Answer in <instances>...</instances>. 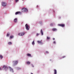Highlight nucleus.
<instances>
[{
    "label": "nucleus",
    "instance_id": "32",
    "mask_svg": "<svg viewBox=\"0 0 74 74\" xmlns=\"http://www.w3.org/2000/svg\"><path fill=\"white\" fill-rule=\"evenodd\" d=\"M32 65L33 67H34V66L33 65V64H32Z\"/></svg>",
    "mask_w": 74,
    "mask_h": 74
},
{
    "label": "nucleus",
    "instance_id": "3",
    "mask_svg": "<svg viewBox=\"0 0 74 74\" xmlns=\"http://www.w3.org/2000/svg\"><path fill=\"white\" fill-rule=\"evenodd\" d=\"M25 26L26 27V29L27 30H29V26L28 25V24H26L25 25Z\"/></svg>",
    "mask_w": 74,
    "mask_h": 74
},
{
    "label": "nucleus",
    "instance_id": "23",
    "mask_svg": "<svg viewBox=\"0 0 74 74\" xmlns=\"http://www.w3.org/2000/svg\"><path fill=\"white\" fill-rule=\"evenodd\" d=\"M8 45H10V44H12V43L11 42H9L8 43Z\"/></svg>",
    "mask_w": 74,
    "mask_h": 74
},
{
    "label": "nucleus",
    "instance_id": "5",
    "mask_svg": "<svg viewBox=\"0 0 74 74\" xmlns=\"http://www.w3.org/2000/svg\"><path fill=\"white\" fill-rule=\"evenodd\" d=\"M58 26L61 27H64L65 25L64 24H58Z\"/></svg>",
    "mask_w": 74,
    "mask_h": 74
},
{
    "label": "nucleus",
    "instance_id": "22",
    "mask_svg": "<svg viewBox=\"0 0 74 74\" xmlns=\"http://www.w3.org/2000/svg\"><path fill=\"white\" fill-rule=\"evenodd\" d=\"M37 42L39 43H40V44H41V41H37Z\"/></svg>",
    "mask_w": 74,
    "mask_h": 74
},
{
    "label": "nucleus",
    "instance_id": "24",
    "mask_svg": "<svg viewBox=\"0 0 74 74\" xmlns=\"http://www.w3.org/2000/svg\"><path fill=\"white\" fill-rule=\"evenodd\" d=\"M50 26H53V23L51 24Z\"/></svg>",
    "mask_w": 74,
    "mask_h": 74
},
{
    "label": "nucleus",
    "instance_id": "21",
    "mask_svg": "<svg viewBox=\"0 0 74 74\" xmlns=\"http://www.w3.org/2000/svg\"><path fill=\"white\" fill-rule=\"evenodd\" d=\"M0 58H3V56L2 55H0Z\"/></svg>",
    "mask_w": 74,
    "mask_h": 74
},
{
    "label": "nucleus",
    "instance_id": "20",
    "mask_svg": "<svg viewBox=\"0 0 74 74\" xmlns=\"http://www.w3.org/2000/svg\"><path fill=\"white\" fill-rule=\"evenodd\" d=\"M32 45H34V41L32 42Z\"/></svg>",
    "mask_w": 74,
    "mask_h": 74
},
{
    "label": "nucleus",
    "instance_id": "10",
    "mask_svg": "<svg viewBox=\"0 0 74 74\" xmlns=\"http://www.w3.org/2000/svg\"><path fill=\"white\" fill-rule=\"evenodd\" d=\"M40 32H41V35H42H42H43V31H42V29H41V31H40Z\"/></svg>",
    "mask_w": 74,
    "mask_h": 74
},
{
    "label": "nucleus",
    "instance_id": "11",
    "mask_svg": "<svg viewBox=\"0 0 74 74\" xmlns=\"http://www.w3.org/2000/svg\"><path fill=\"white\" fill-rule=\"evenodd\" d=\"M54 74H57V70L56 69L54 70Z\"/></svg>",
    "mask_w": 74,
    "mask_h": 74
},
{
    "label": "nucleus",
    "instance_id": "4",
    "mask_svg": "<svg viewBox=\"0 0 74 74\" xmlns=\"http://www.w3.org/2000/svg\"><path fill=\"white\" fill-rule=\"evenodd\" d=\"M3 68L5 69V71H7L8 69V67L7 66H5L4 65L3 66Z\"/></svg>",
    "mask_w": 74,
    "mask_h": 74
},
{
    "label": "nucleus",
    "instance_id": "8",
    "mask_svg": "<svg viewBox=\"0 0 74 74\" xmlns=\"http://www.w3.org/2000/svg\"><path fill=\"white\" fill-rule=\"evenodd\" d=\"M57 29L55 28H53L52 29V30L53 31H56L57 30Z\"/></svg>",
    "mask_w": 74,
    "mask_h": 74
},
{
    "label": "nucleus",
    "instance_id": "2",
    "mask_svg": "<svg viewBox=\"0 0 74 74\" xmlns=\"http://www.w3.org/2000/svg\"><path fill=\"white\" fill-rule=\"evenodd\" d=\"M18 62V61H13V65L14 66H15L17 64Z\"/></svg>",
    "mask_w": 74,
    "mask_h": 74
},
{
    "label": "nucleus",
    "instance_id": "9",
    "mask_svg": "<svg viewBox=\"0 0 74 74\" xmlns=\"http://www.w3.org/2000/svg\"><path fill=\"white\" fill-rule=\"evenodd\" d=\"M25 32H22L21 33V34H22V36H23L25 34Z\"/></svg>",
    "mask_w": 74,
    "mask_h": 74
},
{
    "label": "nucleus",
    "instance_id": "29",
    "mask_svg": "<svg viewBox=\"0 0 74 74\" xmlns=\"http://www.w3.org/2000/svg\"><path fill=\"white\" fill-rule=\"evenodd\" d=\"M46 53H48L49 52L48 51H46Z\"/></svg>",
    "mask_w": 74,
    "mask_h": 74
},
{
    "label": "nucleus",
    "instance_id": "30",
    "mask_svg": "<svg viewBox=\"0 0 74 74\" xmlns=\"http://www.w3.org/2000/svg\"><path fill=\"white\" fill-rule=\"evenodd\" d=\"M2 67L0 68V70H2Z\"/></svg>",
    "mask_w": 74,
    "mask_h": 74
},
{
    "label": "nucleus",
    "instance_id": "13",
    "mask_svg": "<svg viewBox=\"0 0 74 74\" xmlns=\"http://www.w3.org/2000/svg\"><path fill=\"white\" fill-rule=\"evenodd\" d=\"M27 56H31V54L29 53H27Z\"/></svg>",
    "mask_w": 74,
    "mask_h": 74
},
{
    "label": "nucleus",
    "instance_id": "28",
    "mask_svg": "<svg viewBox=\"0 0 74 74\" xmlns=\"http://www.w3.org/2000/svg\"><path fill=\"white\" fill-rule=\"evenodd\" d=\"M53 44H56V42L55 41H54L53 42Z\"/></svg>",
    "mask_w": 74,
    "mask_h": 74
},
{
    "label": "nucleus",
    "instance_id": "33",
    "mask_svg": "<svg viewBox=\"0 0 74 74\" xmlns=\"http://www.w3.org/2000/svg\"><path fill=\"white\" fill-rule=\"evenodd\" d=\"M24 0H23V1H24Z\"/></svg>",
    "mask_w": 74,
    "mask_h": 74
},
{
    "label": "nucleus",
    "instance_id": "18",
    "mask_svg": "<svg viewBox=\"0 0 74 74\" xmlns=\"http://www.w3.org/2000/svg\"><path fill=\"white\" fill-rule=\"evenodd\" d=\"M14 37V36H11L10 37V39H11L12 38H13Z\"/></svg>",
    "mask_w": 74,
    "mask_h": 74
},
{
    "label": "nucleus",
    "instance_id": "1",
    "mask_svg": "<svg viewBox=\"0 0 74 74\" xmlns=\"http://www.w3.org/2000/svg\"><path fill=\"white\" fill-rule=\"evenodd\" d=\"M22 12H28V9H27V8H22Z\"/></svg>",
    "mask_w": 74,
    "mask_h": 74
},
{
    "label": "nucleus",
    "instance_id": "25",
    "mask_svg": "<svg viewBox=\"0 0 74 74\" xmlns=\"http://www.w3.org/2000/svg\"><path fill=\"white\" fill-rule=\"evenodd\" d=\"M65 58V56H63L61 58H62V59H63V58Z\"/></svg>",
    "mask_w": 74,
    "mask_h": 74
},
{
    "label": "nucleus",
    "instance_id": "7",
    "mask_svg": "<svg viewBox=\"0 0 74 74\" xmlns=\"http://www.w3.org/2000/svg\"><path fill=\"white\" fill-rule=\"evenodd\" d=\"M8 68L10 70L11 72H12V73H13L14 72L13 70L10 67H8Z\"/></svg>",
    "mask_w": 74,
    "mask_h": 74
},
{
    "label": "nucleus",
    "instance_id": "17",
    "mask_svg": "<svg viewBox=\"0 0 74 74\" xmlns=\"http://www.w3.org/2000/svg\"><path fill=\"white\" fill-rule=\"evenodd\" d=\"M18 35H20V36H22L21 33H18Z\"/></svg>",
    "mask_w": 74,
    "mask_h": 74
},
{
    "label": "nucleus",
    "instance_id": "19",
    "mask_svg": "<svg viewBox=\"0 0 74 74\" xmlns=\"http://www.w3.org/2000/svg\"><path fill=\"white\" fill-rule=\"evenodd\" d=\"M50 39V38L49 37H47V39L49 40Z\"/></svg>",
    "mask_w": 74,
    "mask_h": 74
},
{
    "label": "nucleus",
    "instance_id": "27",
    "mask_svg": "<svg viewBox=\"0 0 74 74\" xmlns=\"http://www.w3.org/2000/svg\"><path fill=\"white\" fill-rule=\"evenodd\" d=\"M39 34H37L36 36H38Z\"/></svg>",
    "mask_w": 74,
    "mask_h": 74
},
{
    "label": "nucleus",
    "instance_id": "6",
    "mask_svg": "<svg viewBox=\"0 0 74 74\" xmlns=\"http://www.w3.org/2000/svg\"><path fill=\"white\" fill-rule=\"evenodd\" d=\"M1 5L3 6H5L7 5V3L5 2H2Z\"/></svg>",
    "mask_w": 74,
    "mask_h": 74
},
{
    "label": "nucleus",
    "instance_id": "15",
    "mask_svg": "<svg viewBox=\"0 0 74 74\" xmlns=\"http://www.w3.org/2000/svg\"><path fill=\"white\" fill-rule=\"evenodd\" d=\"M26 64H30V62L29 61H28L27 62H26Z\"/></svg>",
    "mask_w": 74,
    "mask_h": 74
},
{
    "label": "nucleus",
    "instance_id": "12",
    "mask_svg": "<svg viewBox=\"0 0 74 74\" xmlns=\"http://www.w3.org/2000/svg\"><path fill=\"white\" fill-rule=\"evenodd\" d=\"M21 14V12H17L16 13V14Z\"/></svg>",
    "mask_w": 74,
    "mask_h": 74
},
{
    "label": "nucleus",
    "instance_id": "14",
    "mask_svg": "<svg viewBox=\"0 0 74 74\" xmlns=\"http://www.w3.org/2000/svg\"><path fill=\"white\" fill-rule=\"evenodd\" d=\"M14 21L15 23L17 22V18H15L14 20Z\"/></svg>",
    "mask_w": 74,
    "mask_h": 74
},
{
    "label": "nucleus",
    "instance_id": "31",
    "mask_svg": "<svg viewBox=\"0 0 74 74\" xmlns=\"http://www.w3.org/2000/svg\"><path fill=\"white\" fill-rule=\"evenodd\" d=\"M53 40H55V38H53Z\"/></svg>",
    "mask_w": 74,
    "mask_h": 74
},
{
    "label": "nucleus",
    "instance_id": "26",
    "mask_svg": "<svg viewBox=\"0 0 74 74\" xmlns=\"http://www.w3.org/2000/svg\"><path fill=\"white\" fill-rule=\"evenodd\" d=\"M15 2L16 3L19 0H15Z\"/></svg>",
    "mask_w": 74,
    "mask_h": 74
},
{
    "label": "nucleus",
    "instance_id": "16",
    "mask_svg": "<svg viewBox=\"0 0 74 74\" xmlns=\"http://www.w3.org/2000/svg\"><path fill=\"white\" fill-rule=\"evenodd\" d=\"M10 35V34L9 33H8L7 34V36H9Z\"/></svg>",
    "mask_w": 74,
    "mask_h": 74
}]
</instances>
